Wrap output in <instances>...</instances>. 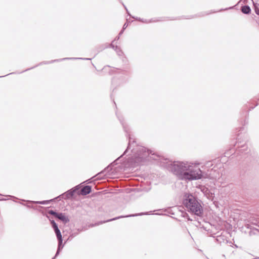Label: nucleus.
I'll return each instance as SVG.
<instances>
[{
    "label": "nucleus",
    "instance_id": "1",
    "mask_svg": "<svg viewBox=\"0 0 259 259\" xmlns=\"http://www.w3.org/2000/svg\"><path fill=\"white\" fill-rule=\"evenodd\" d=\"M157 160L161 166L165 167L182 179L194 180L200 179L202 172L198 165L183 162H172L160 157L152 150L147 149V160Z\"/></svg>",
    "mask_w": 259,
    "mask_h": 259
},
{
    "label": "nucleus",
    "instance_id": "2",
    "mask_svg": "<svg viewBox=\"0 0 259 259\" xmlns=\"http://www.w3.org/2000/svg\"><path fill=\"white\" fill-rule=\"evenodd\" d=\"M123 128L128 138V145L123 155H125L131 148L132 156L128 158L127 162L129 166H136L144 163L145 160V148L139 144H137V139L131 134L130 128L125 123L122 122Z\"/></svg>",
    "mask_w": 259,
    "mask_h": 259
},
{
    "label": "nucleus",
    "instance_id": "3",
    "mask_svg": "<svg viewBox=\"0 0 259 259\" xmlns=\"http://www.w3.org/2000/svg\"><path fill=\"white\" fill-rule=\"evenodd\" d=\"M183 204L187 211L197 215H200L202 213L203 209L200 203L191 194L186 195Z\"/></svg>",
    "mask_w": 259,
    "mask_h": 259
},
{
    "label": "nucleus",
    "instance_id": "4",
    "mask_svg": "<svg viewBox=\"0 0 259 259\" xmlns=\"http://www.w3.org/2000/svg\"><path fill=\"white\" fill-rule=\"evenodd\" d=\"M48 214L54 215L55 218L60 220L64 223H67L69 222V220L63 213H57L53 210H49L48 212Z\"/></svg>",
    "mask_w": 259,
    "mask_h": 259
},
{
    "label": "nucleus",
    "instance_id": "5",
    "mask_svg": "<svg viewBox=\"0 0 259 259\" xmlns=\"http://www.w3.org/2000/svg\"><path fill=\"white\" fill-rule=\"evenodd\" d=\"M70 59L91 60V59H89V58H63V59H56V60H52L51 61H50V62L44 61V62H42L40 63V64H47L52 63L55 62H59V61H62V60H70Z\"/></svg>",
    "mask_w": 259,
    "mask_h": 259
},
{
    "label": "nucleus",
    "instance_id": "6",
    "mask_svg": "<svg viewBox=\"0 0 259 259\" xmlns=\"http://www.w3.org/2000/svg\"><path fill=\"white\" fill-rule=\"evenodd\" d=\"M144 214H146V213L142 212V213H135V214L127 215H125V216L121 215V216H119V217H116V218H113L112 219H110V220H107L106 221L103 222V223H106V222H108L116 220H117L118 219L122 218H127V217H137V216L141 215H144Z\"/></svg>",
    "mask_w": 259,
    "mask_h": 259
},
{
    "label": "nucleus",
    "instance_id": "7",
    "mask_svg": "<svg viewBox=\"0 0 259 259\" xmlns=\"http://www.w3.org/2000/svg\"><path fill=\"white\" fill-rule=\"evenodd\" d=\"M91 186L89 185L85 186L81 189V194L82 195H86L91 192Z\"/></svg>",
    "mask_w": 259,
    "mask_h": 259
},
{
    "label": "nucleus",
    "instance_id": "8",
    "mask_svg": "<svg viewBox=\"0 0 259 259\" xmlns=\"http://www.w3.org/2000/svg\"><path fill=\"white\" fill-rule=\"evenodd\" d=\"M241 12L244 14H249L251 13V9L248 5H244L241 8Z\"/></svg>",
    "mask_w": 259,
    "mask_h": 259
},
{
    "label": "nucleus",
    "instance_id": "9",
    "mask_svg": "<svg viewBox=\"0 0 259 259\" xmlns=\"http://www.w3.org/2000/svg\"><path fill=\"white\" fill-rule=\"evenodd\" d=\"M52 201L51 200H45V201H27L29 202H31L34 204H48L50 201Z\"/></svg>",
    "mask_w": 259,
    "mask_h": 259
},
{
    "label": "nucleus",
    "instance_id": "10",
    "mask_svg": "<svg viewBox=\"0 0 259 259\" xmlns=\"http://www.w3.org/2000/svg\"><path fill=\"white\" fill-rule=\"evenodd\" d=\"M253 9L255 14L259 16V4L253 2Z\"/></svg>",
    "mask_w": 259,
    "mask_h": 259
},
{
    "label": "nucleus",
    "instance_id": "11",
    "mask_svg": "<svg viewBox=\"0 0 259 259\" xmlns=\"http://www.w3.org/2000/svg\"><path fill=\"white\" fill-rule=\"evenodd\" d=\"M62 242L59 241L57 251L56 253L55 256L52 259H54L59 254L61 249H62L63 248V246H62Z\"/></svg>",
    "mask_w": 259,
    "mask_h": 259
},
{
    "label": "nucleus",
    "instance_id": "12",
    "mask_svg": "<svg viewBox=\"0 0 259 259\" xmlns=\"http://www.w3.org/2000/svg\"><path fill=\"white\" fill-rule=\"evenodd\" d=\"M114 51L116 52L117 54L118 55V56H122V55L123 54V52L122 51V50H121V49L118 47V46H116L115 47V49L114 50Z\"/></svg>",
    "mask_w": 259,
    "mask_h": 259
},
{
    "label": "nucleus",
    "instance_id": "13",
    "mask_svg": "<svg viewBox=\"0 0 259 259\" xmlns=\"http://www.w3.org/2000/svg\"><path fill=\"white\" fill-rule=\"evenodd\" d=\"M74 191L70 190L66 192V198H69L72 197L74 195Z\"/></svg>",
    "mask_w": 259,
    "mask_h": 259
},
{
    "label": "nucleus",
    "instance_id": "14",
    "mask_svg": "<svg viewBox=\"0 0 259 259\" xmlns=\"http://www.w3.org/2000/svg\"><path fill=\"white\" fill-rule=\"evenodd\" d=\"M199 188L204 194L206 195L208 191V189L207 188L203 186H199Z\"/></svg>",
    "mask_w": 259,
    "mask_h": 259
},
{
    "label": "nucleus",
    "instance_id": "15",
    "mask_svg": "<svg viewBox=\"0 0 259 259\" xmlns=\"http://www.w3.org/2000/svg\"><path fill=\"white\" fill-rule=\"evenodd\" d=\"M57 238L59 242H62V237L61 232L56 234Z\"/></svg>",
    "mask_w": 259,
    "mask_h": 259
},
{
    "label": "nucleus",
    "instance_id": "16",
    "mask_svg": "<svg viewBox=\"0 0 259 259\" xmlns=\"http://www.w3.org/2000/svg\"><path fill=\"white\" fill-rule=\"evenodd\" d=\"M50 220V221H51V224H52V227H53V229H54V228H55L56 227L58 226H57V224L55 222V221H53V220Z\"/></svg>",
    "mask_w": 259,
    "mask_h": 259
},
{
    "label": "nucleus",
    "instance_id": "17",
    "mask_svg": "<svg viewBox=\"0 0 259 259\" xmlns=\"http://www.w3.org/2000/svg\"><path fill=\"white\" fill-rule=\"evenodd\" d=\"M54 231H55V232L56 234L57 233H59V232H60V231L59 230V228H58V226H57V227H56L55 228H54Z\"/></svg>",
    "mask_w": 259,
    "mask_h": 259
},
{
    "label": "nucleus",
    "instance_id": "18",
    "mask_svg": "<svg viewBox=\"0 0 259 259\" xmlns=\"http://www.w3.org/2000/svg\"><path fill=\"white\" fill-rule=\"evenodd\" d=\"M54 231H55V232L56 234L57 233H59V232H60V231L59 230V228H58V226H57V227H56L55 228H54Z\"/></svg>",
    "mask_w": 259,
    "mask_h": 259
},
{
    "label": "nucleus",
    "instance_id": "19",
    "mask_svg": "<svg viewBox=\"0 0 259 259\" xmlns=\"http://www.w3.org/2000/svg\"><path fill=\"white\" fill-rule=\"evenodd\" d=\"M114 42V40H113L112 43L110 45V47H111V48H112L113 49L115 50V47L117 46H114L113 45V42Z\"/></svg>",
    "mask_w": 259,
    "mask_h": 259
},
{
    "label": "nucleus",
    "instance_id": "20",
    "mask_svg": "<svg viewBox=\"0 0 259 259\" xmlns=\"http://www.w3.org/2000/svg\"><path fill=\"white\" fill-rule=\"evenodd\" d=\"M133 18L135 19V20H139V21H142V22H144L143 20H141L140 18H138V17H133Z\"/></svg>",
    "mask_w": 259,
    "mask_h": 259
},
{
    "label": "nucleus",
    "instance_id": "21",
    "mask_svg": "<svg viewBox=\"0 0 259 259\" xmlns=\"http://www.w3.org/2000/svg\"><path fill=\"white\" fill-rule=\"evenodd\" d=\"M127 24L126 23H125L123 26L122 29L124 30L127 27Z\"/></svg>",
    "mask_w": 259,
    "mask_h": 259
},
{
    "label": "nucleus",
    "instance_id": "22",
    "mask_svg": "<svg viewBox=\"0 0 259 259\" xmlns=\"http://www.w3.org/2000/svg\"><path fill=\"white\" fill-rule=\"evenodd\" d=\"M124 29H122V30L120 31L118 35L120 36L124 32Z\"/></svg>",
    "mask_w": 259,
    "mask_h": 259
},
{
    "label": "nucleus",
    "instance_id": "23",
    "mask_svg": "<svg viewBox=\"0 0 259 259\" xmlns=\"http://www.w3.org/2000/svg\"><path fill=\"white\" fill-rule=\"evenodd\" d=\"M119 38H120V36H119V35L115 37V38L114 39V41H115V40H118L119 39Z\"/></svg>",
    "mask_w": 259,
    "mask_h": 259
},
{
    "label": "nucleus",
    "instance_id": "24",
    "mask_svg": "<svg viewBox=\"0 0 259 259\" xmlns=\"http://www.w3.org/2000/svg\"><path fill=\"white\" fill-rule=\"evenodd\" d=\"M122 5L123 6V7H124L125 9L126 10V11L127 13L128 14V15H130V14H129V13H128V10H127V8H126V7H125V6L123 3H122Z\"/></svg>",
    "mask_w": 259,
    "mask_h": 259
},
{
    "label": "nucleus",
    "instance_id": "25",
    "mask_svg": "<svg viewBox=\"0 0 259 259\" xmlns=\"http://www.w3.org/2000/svg\"><path fill=\"white\" fill-rule=\"evenodd\" d=\"M34 67H31V68H30L27 69H26L25 70H24V71H22L21 73H22V72H23L26 71H27V70H30V69H31L33 68Z\"/></svg>",
    "mask_w": 259,
    "mask_h": 259
},
{
    "label": "nucleus",
    "instance_id": "26",
    "mask_svg": "<svg viewBox=\"0 0 259 259\" xmlns=\"http://www.w3.org/2000/svg\"><path fill=\"white\" fill-rule=\"evenodd\" d=\"M13 73H14L13 72V73H9V74H8L6 75H4V76H0V77H4V76H7V75H10V74H13Z\"/></svg>",
    "mask_w": 259,
    "mask_h": 259
},
{
    "label": "nucleus",
    "instance_id": "27",
    "mask_svg": "<svg viewBox=\"0 0 259 259\" xmlns=\"http://www.w3.org/2000/svg\"><path fill=\"white\" fill-rule=\"evenodd\" d=\"M122 155H121V156H120V157H118V158H117V159L115 160V161H117V160H119V159L121 157H122Z\"/></svg>",
    "mask_w": 259,
    "mask_h": 259
},
{
    "label": "nucleus",
    "instance_id": "28",
    "mask_svg": "<svg viewBox=\"0 0 259 259\" xmlns=\"http://www.w3.org/2000/svg\"><path fill=\"white\" fill-rule=\"evenodd\" d=\"M233 8V7H230V8H226V9H225V10H228V9H232Z\"/></svg>",
    "mask_w": 259,
    "mask_h": 259
},
{
    "label": "nucleus",
    "instance_id": "29",
    "mask_svg": "<svg viewBox=\"0 0 259 259\" xmlns=\"http://www.w3.org/2000/svg\"><path fill=\"white\" fill-rule=\"evenodd\" d=\"M155 21H156V20H153V21H152V20H150V21H149V22H155Z\"/></svg>",
    "mask_w": 259,
    "mask_h": 259
},
{
    "label": "nucleus",
    "instance_id": "30",
    "mask_svg": "<svg viewBox=\"0 0 259 259\" xmlns=\"http://www.w3.org/2000/svg\"><path fill=\"white\" fill-rule=\"evenodd\" d=\"M100 175V173L96 175V176H98V175Z\"/></svg>",
    "mask_w": 259,
    "mask_h": 259
},
{
    "label": "nucleus",
    "instance_id": "31",
    "mask_svg": "<svg viewBox=\"0 0 259 259\" xmlns=\"http://www.w3.org/2000/svg\"><path fill=\"white\" fill-rule=\"evenodd\" d=\"M27 206L28 207H30V206H29V205H27Z\"/></svg>",
    "mask_w": 259,
    "mask_h": 259
}]
</instances>
